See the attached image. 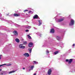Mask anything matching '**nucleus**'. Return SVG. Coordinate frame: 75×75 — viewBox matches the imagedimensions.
<instances>
[{
  "label": "nucleus",
  "instance_id": "1",
  "mask_svg": "<svg viewBox=\"0 0 75 75\" xmlns=\"http://www.w3.org/2000/svg\"><path fill=\"white\" fill-rule=\"evenodd\" d=\"M75 23V21L73 19H71L70 23H69V25H73Z\"/></svg>",
  "mask_w": 75,
  "mask_h": 75
},
{
  "label": "nucleus",
  "instance_id": "2",
  "mask_svg": "<svg viewBox=\"0 0 75 75\" xmlns=\"http://www.w3.org/2000/svg\"><path fill=\"white\" fill-rule=\"evenodd\" d=\"M19 47L20 48H21L22 49H24L25 48V46L23 45V44H20L19 45Z\"/></svg>",
  "mask_w": 75,
  "mask_h": 75
},
{
  "label": "nucleus",
  "instance_id": "3",
  "mask_svg": "<svg viewBox=\"0 0 75 75\" xmlns=\"http://www.w3.org/2000/svg\"><path fill=\"white\" fill-rule=\"evenodd\" d=\"M13 15L14 17H19V16H20V15L19 14H17V13H14V14H12V15H10L9 16H12V15Z\"/></svg>",
  "mask_w": 75,
  "mask_h": 75
},
{
  "label": "nucleus",
  "instance_id": "4",
  "mask_svg": "<svg viewBox=\"0 0 75 75\" xmlns=\"http://www.w3.org/2000/svg\"><path fill=\"white\" fill-rule=\"evenodd\" d=\"M38 21L39 23V24L38 25V26H40L42 23V21L41 20H40Z\"/></svg>",
  "mask_w": 75,
  "mask_h": 75
},
{
  "label": "nucleus",
  "instance_id": "5",
  "mask_svg": "<svg viewBox=\"0 0 75 75\" xmlns=\"http://www.w3.org/2000/svg\"><path fill=\"white\" fill-rule=\"evenodd\" d=\"M52 72V70H51V69H49L47 72L48 74L49 75H50L51 74Z\"/></svg>",
  "mask_w": 75,
  "mask_h": 75
},
{
  "label": "nucleus",
  "instance_id": "6",
  "mask_svg": "<svg viewBox=\"0 0 75 75\" xmlns=\"http://www.w3.org/2000/svg\"><path fill=\"white\" fill-rule=\"evenodd\" d=\"M33 43L32 42L30 43L28 45L29 47H30V48L32 47H33Z\"/></svg>",
  "mask_w": 75,
  "mask_h": 75
},
{
  "label": "nucleus",
  "instance_id": "7",
  "mask_svg": "<svg viewBox=\"0 0 75 75\" xmlns=\"http://www.w3.org/2000/svg\"><path fill=\"white\" fill-rule=\"evenodd\" d=\"M13 33L15 35H16V36H17V35H18V32H17V31H14L13 32Z\"/></svg>",
  "mask_w": 75,
  "mask_h": 75
},
{
  "label": "nucleus",
  "instance_id": "8",
  "mask_svg": "<svg viewBox=\"0 0 75 75\" xmlns=\"http://www.w3.org/2000/svg\"><path fill=\"white\" fill-rule=\"evenodd\" d=\"M23 55L24 56H25V57H28L30 56V55H29V54L28 53H25L23 54Z\"/></svg>",
  "mask_w": 75,
  "mask_h": 75
},
{
  "label": "nucleus",
  "instance_id": "9",
  "mask_svg": "<svg viewBox=\"0 0 75 75\" xmlns=\"http://www.w3.org/2000/svg\"><path fill=\"white\" fill-rule=\"evenodd\" d=\"M47 44V41L45 40L44 41V45H43V47H45Z\"/></svg>",
  "mask_w": 75,
  "mask_h": 75
},
{
  "label": "nucleus",
  "instance_id": "10",
  "mask_svg": "<svg viewBox=\"0 0 75 75\" xmlns=\"http://www.w3.org/2000/svg\"><path fill=\"white\" fill-rule=\"evenodd\" d=\"M33 19H35V18H38V16L37 14L35 15V16H33Z\"/></svg>",
  "mask_w": 75,
  "mask_h": 75
},
{
  "label": "nucleus",
  "instance_id": "11",
  "mask_svg": "<svg viewBox=\"0 0 75 75\" xmlns=\"http://www.w3.org/2000/svg\"><path fill=\"white\" fill-rule=\"evenodd\" d=\"M72 62V59H70L69 60L68 63L70 64H71Z\"/></svg>",
  "mask_w": 75,
  "mask_h": 75
},
{
  "label": "nucleus",
  "instance_id": "12",
  "mask_svg": "<svg viewBox=\"0 0 75 75\" xmlns=\"http://www.w3.org/2000/svg\"><path fill=\"white\" fill-rule=\"evenodd\" d=\"M25 28H28V29H30L31 28V26L28 25L26 26L25 27Z\"/></svg>",
  "mask_w": 75,
  "mask_h": 75
},
{
  "label": "nucleus",
  "instance_id": "13",
  "mask_svg": "<svg viewBox=\"0 0 75 75\" xmlns=\"http://www.w3.org/2000/svg\"><path fill=\"white\" fill-rule=\"evenodd\" d=\"M64 18H62L61 19H59L58 20V22H61L62 21H64Z\"/></svg>",
  "mask_w": 75,
  "mask_h": 75
},
{
  "label": "nucleus",
  "instance_id": "14",
  "mask_svg": "<svg viewBox=\"0 0 75 75\" xmlns=\"http://www.w3.org/2000/svg\"><path fill=\"white\" fill-rule=\"evenodd\" d=\"M50 32L51 33H54L55 32V30H54V29H52L51 30Z\"/></svg>",
  "mask_w": 75,
  "mask_h": 75
},
{
  "label": "nucleus",
  "instance_id": "15",
  "mask_svg": "<svg viewBox=\"0 0 75 75\" xmlns=\"http://www.w3.org/2000/svg\"><path fill=\"white\" fill-rule=\"evenodd\" d=\"M15 72H16V71H11L9 72H8V74H11L12 73Z\"/></svg>",
  "mask_w": 75,
  "mask_h": 75
},
{
  "label": "nucleus",
  "instance_id": "16",
  "mask_svg": "<svg viewBox=\"0 0 75 75\" xmlns=\"http://www.w3.org/2000/svg\"><path fill=\"white\" fill-rule=\"evenodd\" d=\"M17 42H20V40L19 39L17 38H16L15 40Z\"/></svg>",
  "mask_w": 75,
  "mask_h": 75
},
{
  "label": "nucleus",
  "instance_id": "17",
  "mask_svg": "<svg viewBox=\"0 0 75 75\" xmlns=\"http://www.w3.org/2000/svg\"><path fill=\"white\" fill-rule=\"evenodd\" d=\"M28 51L30 53H31V51H32V48H30L28 49Z\"/></svg>",
  "mask_w": 75,
  "mask_h": 75
},
{
  "label": "nucleus",
  "instance_id": "18",
  "mask_svg": "<svg viewBox=\"0 0 75 75\" xmlns=\"http://www.w3.org/2000/svg\"><path fill=\"white\" fill-rule=\"evenodd\" d=\"M1 75H5V72L4 71H3L0 74Z\"/></svg>",
  "mask_w": 75,
  "mask_h": 75
},
{
  "label": "nucleus",
  "instance_id": "19",
  "mask_svg": "<svg viewBox=\"0 0 75 75\" xmlns=\"http://www.w3.org/2000/svg\"><path fill=\"white\" fill-rule=\"evenodd\" d=\"M56 38L57 39V40H58V41H59V39H60V38H59V36H57L56 37Z\"/></svg>",
  "mask_w": 75,
  "mask_h": 75
},
{
  "label": "nucleus",
  "instance_id": "20",
  "mask_svg": "<svg viewBox=\"0 0 75 75\" xmlns=\"http://www.w3.org/2000/svg\"><path fill=\"white\" fill-rule=\"evenodd\" d=\"M27 36L28 37V38H29V39H31V36H30V35H28Z\"/></svg>",
  "mask_w": 75,
  "mask_h": 75
},
{
  "label": "nucleus",
  "instance_id": "21",
  "mask_svg": "<svg viewBox=\"0 0 75 75\" xmlns=\"http://www.w3.org/2000/svg\"><path fill=\"white\" fill-rule=\"evenodd\" d=\"M33 62L34 64H38V62L36 61H33Z\"/></svg>",
  "mask_w": 75,
  "mask_h": 75
},
{
  "label": "nucleus",
  "instance_id": "22",
  "mask_svg": "<svg viewBox=\"0 0 75 75\" xmlns=\"http://www.w3.org/2000/svg\"><path fill=\"white\" fill-rule=\"evenodd\" d=\"M34 68V66H31V67H30L31 70H33V68Z\"/></svg>",
  "mask_w": 75,
  "mask_h": 75
},
{
  "label": "nucleus",
  "instance_id": "23",
  "mask_svg": "<svg viewBox=\"0 0 75 75\" xmlns=\"http://www.w3.org/2000/svg\"><path fill=\"white\" fill-rule=\"evenodd\" d=\"M59 52L58 51H57L56 52H54V54L55 55H57V54H58V53Z\"/></svg>",
  "mask_w": 75,
  "mask_h": 75
},
{
  "label": "nucleus",
  "instance_id": "24",
  "mask_svg": "<svg viewBox=\"0 0 75 75\" xmlns=\"http://www.w3.org/2000/svg\"><path fill=\"white\" fill-rule=\"evenodd\" d=\"M27 43V42L26 41L24 42H23V44H24L25 45H26Z\"/></svg>",
  "mask_w": 75,
  "mask_h": 75
},
{
  "label": "nucleus",
  "instance_id": "25",
  "mask_svg": "<svg viewBox=\"0 0 75 75\" xmlns=\"http://www.w3.org/2000/svg\"><path fill=\"white\" fill-rule=\"evenodd\" d=\"M28 13H31V14H33V11H30L28 12Z\"/></svg>",
  "mask_w": 75,
  "mask_h": 75
},
{
  "label": "nucleus",
  "instance_id": "26",
  "mask_svg": "<svg viewBox=\"0 0 75 75\" xmlns=\"http://www.w3.org/2000/svg\"><path fill=\"white\" fill-rule=\"evenodd\" d=\"M0 19L1 20H3V21L4 20V18H1V17L0 18Z\"/></svg>",
  "mask_w": 75,
  "mask_h": 75
},
{
  "label": "nucleus",
  "instance_id": "27",
  "mask_svg": "<svg viewBox=\"0 0 75 75\" xmlns=\"http://www.w3.org/2000/svg\"><path fill=\"white\" fill-rule=\"evenodd\" d=\"M7 65V64H3L1 65H0V67H2V66H3V65Z\"/></svg>",
  "mask_w": 75,
  "mask_h": 75
},
{
  "label": "nucleus",
  "instance_id": "28",
  "mask_svg": "<svg viewBox=\"0 0 75 75\" xmlns=\"http://www.w3.org/2000/svg\"><path fill=\"white\" fill-rule=\"evenodd\" d=\"M28 10H25L24 11V13H25V11H28Z\"/></svg>",
  "mask_w": 75,
  "mask_h": 75
},
{
  "label": "nucleus",
  "instance_id": "29",
  "mask_svg": "<svg viewBox=\"0 0 75 75\" xmlns=\"http://www.w3.org/2000/svg\"><path fill=\"white\" fill-rule=\"evenodd\" d=\"M11 64H8L6 65V66H10V65H11Z\"/></svg>",
  "mask_w": 75,
  "mask_h": 75
},
{
  "label": "nucleus",
  "instance_id": "30",
  "mask_svg": "<svg viewBox=\"0 0 75 75\" xmlns=\"http://www.w3.org/2000/svg\"><path fill=\"white\" fill-rule=\"evenodd\" d=\"M26 32H29V30H25Z\"/></svg>",
  "mask_w": 75,
  "mask_h": 75
},
{
  "label": "nucleus",
  "instance_id": "31",
  "mask_svg": "<svg viewBox=\"0 0 75 75\" xmlns=\"http://www.w3.org/2000/svg\"><path fill=\"white\" fill-rule=\"evenodd\" d=\"M66 62H68V61H69V60L68 59H66Z\"/></svg>",
  "mask_w": 75,
  "mask_h": 75
},
{
  "label": "nucleus",
  "instance_id": "32",
  "mask_svg": "<svg viewBox=\"0 0 75 75\" xmlns=\"http://www.w3.org/2000/svg\"><path fill=\"white\" fill-rule=\"evenodd\" d=\"M75 44H73L72 45V46L73 47H74V46H75Z\"/></svg>",
  "mask_w": 75,
  "mask_h": 75
},
{
  "label": "nucleus",
  "instance_id": "33",
  "mask_svg": "<svg viewBox=\"0 0 75 75\" xmlns=\"http://www.w3.org/2000/svg\"><path fill=\"white\" fill-rule=\"evenodd\" d=\"M40 36V37H41V36H42V34H40V35H39Z\"/></svg>",
  "mask_w": 75,
  "mask_h": 75
},
{
  "label": "nucleus",
  "instance_id": "34",
  "mask_svg": "<svg viewBox=\"0 0 75 75\" xmlns=\"http://www.w3.org/2000/svg\"><path fill=\"white\" fill-rule=\"evenodd\" d=\"M1 56H2V55H0V59H1Z\"/></svg>",
  "mask_w": 75,
  "mask_h": 75
},
{
  "label": "nucleus",
  "instance_id": "35",
  "mask_svg": "<svg viewBox=\"0 0 75 75\" xmlns=\"http://www.w3.org/2000/svg\"><path fill=\"white\" fill-rule=\"evenodd\" d=\"M49 51H47V53H48V54L49 53Z\"/></svg>",
  "mask_w": 75,
  "mask_h": 75
},
{
  "label": "nucleus",
  "instance_id": "36",
  "mask_svg": "<svg viewBox=\"0 0 75 75\" xmlns=\"http://www.w3.org/2000/svg\"><path fill=\"white\" fill-rule=\"evenodd\" d=\"M37 34L38 35H39V33H38V32L37 33Z\"/></svg>",
  "mask_w": 75,
  "mask_h": 75
},
{
  "label": "nucleus",
  "instance_id": "37",
  "mask_svg": "<svg viewBox=\"0 0 75 75\" xmlns=\"http://www.w3.org/2000/svg\"><path fill=\"white\" fill-rule=\"evenodd\" d=\"M46 54H47V50L46 51Z\"/></svg>",
  "mask_w": 75,
  "mask_h": 75
},
{
  "label": "nucleus",
  "instance_id": "38",
  "mask_svg": "<svg viewBox=\"0 0 75 75\" xmlns=\"http://www.w3.org/2000/svg\"><path fill=\"white\" fill-rule=\"evenodd\" d=\"M17 25L18 27H19V25Z\"/></svg>",
  "mask_w": 75,
  "mask_h": 75
},
{
  "label": "nucleus",
  "instance_id": "39",
  "mask_svg": "<svg viewBox=\"0 0 75 75\" xmlns=\"http://www.w3.org/2000/svg\"><path fill=\"white\" fill-rule=\"evenodd\" d=\"M1 70H2V69H0V71H1Z\"/></svg>",
  "mask_w": 75,
  "mask_h": 75
},
{
  "label": "nucleus",
  "instance_id": "40",
  "mask_svg": "<svg viewBox=\"0 0 75 75\" xmlns=\"http://www.w3.org/2000/svg\"><path fill=\"white\" fill-rule=\"evenodd\" d=\"M23 69H25V68H23Z\"/></svg>",
  "mask_w": 75,
  "mask_h": 75
},
{
  "label": "nucleus",
  "instance_id": "41",
  "mask_svg": "<svg viewBox=\"0 0 75 75\" xmlns=\"http://www.w3.org/2000/svg\"><path fill=\"white\" fill-rule=\"evenodd\" d=\"M26 15H27L28 14H27L26 13Z\"/></svg>",
  "mask_w": 75,
  "mask_h": 75
},
{
  "label": "nucleus",
  "instance_id": "42",
  "mask_svg": "<svg viewBox=\"0 0 75 75\" xmlns=\"http://www.w3.org/2000/svg\"><path fill=\"white\" fill-rule=\"evenodd\" d=\"M30 70H31V69H30L29 70V71H30Z\"/></svg>",
  "mask_w": 75,
  "mask_h": 75
}]
</instances>
